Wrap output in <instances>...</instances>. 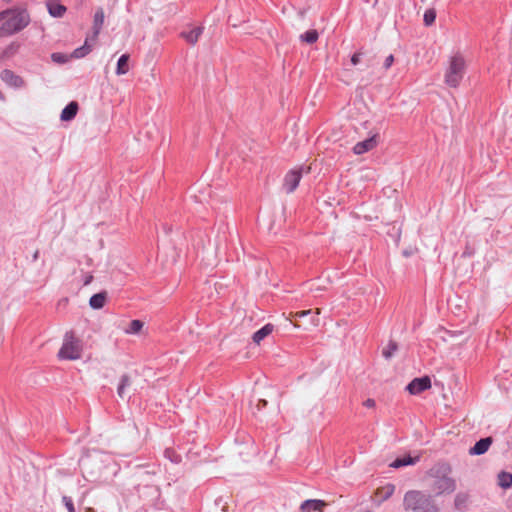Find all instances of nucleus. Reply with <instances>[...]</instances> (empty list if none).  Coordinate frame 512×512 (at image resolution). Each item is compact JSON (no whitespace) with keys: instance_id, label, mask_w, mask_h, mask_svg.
Returning a JSON list of instances; mask_svg holds the SVG:
<instances>
[{"instance_id":"obj_1","label":"nucleus","mask_w":512,"mask_h":512,"mask_svg":"<svg viewBox=\"0 0 512 512\" xmlns=\"http://www.w3.org/2000/svg\"><path fill=\"white\" fill-rule=\"evenodd\" d=\"M0 38L14 35L30 23V15L25 8H9L0 12Z\"/></svg>"},{"instance_id":"obj_2","label":"nucleus","mask_w":512,"mask_h":512,"mask_svg":"<svg viewBox=\"0 0 512 512\" xmlns=\"http://www.w3.org/2000/svg\"><path fill=\"white\" fill-rule=\"evenodd\" d=\"M452 468L447 463H437L427 473L431 479L430 489L436 495L451 494L456 489V481L451 477Z\"/></svg>"},{"instance_id":"obj_3","label":"nucleus","mask_w":512,"mask_h":512,"mask_svg":"<svg viewBox=\"0 0 512 512\" xmlns=\"http://www.w3.org/2000/svg\"><path fill=\"white\" fill-rule=\"evenodd\" d=\"M405 510L411 512H439L431 495L419 490H410L405 493L403 499Z\"/></svg>"},{"instance_id":"obj_4","label":"nucleus","mask_w":512,"mask_h":512,"mask_svg":"<svg viewBox=\"0 0 512 512\" xmlns=\"http://www.w3.org/2000/svg\"><path fill=\"white\" fill-rule=\"evenodd\" d=\"M466 72V61L462 54L455 53L447 60L444 72V83L450 88H457L461 84Z\"/></svg>"},{"instance_id":"obj_5","label":"nucleus","mask_w":512,"mask_h":512,"mask_svg":"<svg viewBox=\"0 0 512 512\" xmlns=\"http://www.w3.org/2000/svg\"><path fill=\"white\" fill-rule=\"evenodd\" d=\"M82 355L81 341L71 332L66 333L58 357L63 360H77Z\"/></svg>"},{"instance_id":"obj_6","label":"nucleus","mask_w":512,"mask_h":512,"mask_svg":"<svg viewBox=\"0 0 512 512\" xmlns=\"http://www.w3.org/2000/svg\"><path fill=\"white\" fill-rule=\"evenodd\" d=\"M310 166H299L289 170L283 180V188L287 193H292L297 187L303 174L310 173Z\"/></svg>"},{"instance_id":"obj_7","label":"nucleus","mask_w":512,"mask_h":512,"mask_svg":"<svg viewBox=\"0 0 512 512\" xmlns=\"http://www.w3.org/2000/svg\"><path fill=\"white\" fill-rule=\"evenodd\" d=\"M431 388V379L428 376L413 379L408 385L407 390L412 395L420 394L421 392Z\"/></svg>"},{"instance_id":"obj_8","label":"nucleus","mask_w":512,"mask_h":512,"mask_svg":"<svg viewBox=\"0 0 512 512\" xmlns=\"http://www.w3.org/2000/svg\"><path fill=\"white\" fill-rule=\"evenodd\" d=\"M395 485L392 483H387L383 486L378 487L373 496V500L376 505H381L384 501L388 500L395 492Z\"/></svg>"},{"instance_id":"obj_9","label":"nucleus","mask_w":512,"mask_h":512,"mask_svg":"<svg viewBox=\"0 0 512 512\" xmlns=\"http://www.w3.org/2000/svg\"><path fill=\"white\" fill-rule=\"evenodd\" d=\"M378 142H379L378 135L374 134L370 138L356 143L353 147V152L356 155H362V154L369 152V151L373 150L374 148H376V146L378 145Z\"/></svg>"},{"instance_id":"obj_10","label":"nucleus","mask_w":512,"mask_h":512,"mask_svg":"<svg viewBox=\"0 0 512 512\" xmlns=\"http://www.w3.org/2000/svg\"><path fill=\"white\" fill-rule=\"evenodd\" d=\"M105 14L102 7L97 8L93 18V34L91 35L92 42L97 41L98 35L104 24Z\"/></svg>"},{"instance_id":"obj_11","label":"nucleus","mask_w":512,"mask_h":512,"mask_svg":"<svg viewBox=\"0 0 512 512\" xmlns=\"http://www.w3.org/2000/svg\"><path fill=\"white\" fill-rule=\"evenodd\" d=\"M0 78L6 84H8L9 86L15 87V88H19L24 85L23 79L9 69L3 70L0 74Z\"/></svg>"},{"instance_id":"obj_12","label":"nucleus","mask_w":512,"mask_h":512,"mask_svg":"<svg viewBox=\"0 0 512 512\" xmlns=\"http://www.w3.org/2000/svg\"><path fill=\"white\" fill-rule=\"evenodd\" d=\"M327 505L328 504L323 500L309 499V500L304 501L301 504L300 510L303 512H312V511L323 512L324 508Z\"/></svg>"},{"instance_id":"obj_13","label":"nucleus","mask_w":512,"mask_h":512,"mask_svg":"<svg viewBox=\"0 0 512 512\" xmlns=\"http://www.w3.org/2000/svg\"><path fill=\"white\" fill-rule=\"evenodd\" d=\"M203 33V27H191L189 31L181 32L180 36L190 45H195Z\"/></svg>"},{"instance_id":"obj_14","label":"nucleus","mask_w":512,"mask_h":512,"mask_svg":"<svg viewBox=\"0 0 512 512\" xmlns=\"http://www.w3.org/2000/svg\"><path fill=\"white\" fill-rule=\"evenodd\" d=\"M46 6L49 14L55 18H61L67 11V8L62 5L58 0H48Z\"/></svg>"},{"instance_id":"obj_15","label":"nucleus","mask_w":512,"mask_h":512,"mask_svg":"<svg viewBox=\"0 0 512 512\" xmlns=\"http://www.w3.org/2000/svg\"><path fill=\"white\" fill-rule=\"evenodd\" d=\"M492 439L490 437L480 439L476 444L470 448L469 453L471 455L484 454L490 447Z\"/></svg>"},{"instance_id":"obj_16","label":"nucleus","mask_w":512,"mask_h":512,"mask_svg":"<svg viewBox=\"0 0 512 512\" xmlns=\"http://www.w3.org/2000/svg\"><path fill=\"white\" fill-rule=\"evenodd\" d=\"M78 103L75 101L70 102L61 112V120L62 121H70L72 120L77 112H78Z\"/></svg>"},{"instance_id":"obj_17","label":"nucleus","mask_w":512,"mask_h":512,"mask_svg":"<svg viewBox=\"0 0 512 512\" xmlns=\"http://www.w3.org/2000/svg\"><path fill=\"white\" fill-rule=\"evenodd\" d=\"M93 44L94 43L92 42L91 36H88L85 39L84 45L73 51L72 57L82 58V57L86 56L88 53L91 52Z\"/></svg>"},{"instance_id":"obj_18","label":"nucleus","mask_w":512,"mask_h":512,"mask_svg":"<svg viewBox=\"0 0 512 512\" xmlns=\"http://www.w3.org/2000/svg\"><path fill=\"white\" fill-rule=\"evenodd\" d=\"M273 330H274V326L270 323L263 326L261 329H259L258 331H256L253 334L252 338H253L254 343L259 345L264 338H266L273 332Z\"/></svg>"},{"instance_id":"obj_19","label":"nucleus","mask_w":512,"mask_h":512,"mask_svg":"<svg viewBox=\"0 0 512 512\" xmlns=\"http://www.w3.org/2000/svg\"><path fill=\"white\" fill-rule=\"evenodd\" d=\"M21 48V43L18 42V41H12L11 43H9L2 51L1 53V56L0 58L1 59H7V58H10L12 56H14L15 54L18 53V51L20 50Z\"/></svg>"},{"instance_id":"obj_20","label":"nucleus","mask_w":512,"mask_h":512,"mask_svg":"<svg viewBox=\"0 0 512 512\" xmlns=\"http://www.w3.org/2000/svg\"><path fill=\"white\" fill-rule=\"evenodd\" d=\"M106 303V293L101 292L94 294L90 300L89 304L93 309H101Z\"/></svg>"},{"instance_id":"obj_21","label":"nucleus","mask_w":512,"mask_h":512,"mask_svg":"<svg viewBox=\"0 0 512 512\" xmlns=\"http://www.w3.org/2000/svg\"><path fill=\"white\" fill-rule=\"evenodd\" d=\"M143 327L144 323L141 320L135 319L130 321L124 332L128 335H136L142 331Z\"/></svg>"},{"instance_id":"obj_22","label":"nucleus","mask_w":512,"mask_h":512,"mask_svg":"<svg viewBox=\"0 0 512 512\" xmlns=\"http://www.w3.org/2000/svg\"><path fill=\"white\" fill-rule=\"evenodd\" d=\"M418 459H419L418 457L413 458V457L407 455V456H403V457L395 459L391 463L390 466L393 468H400V467L407 466V465H413L418 461Z\"/></svg>"},{"instance_id":"obj_23","label":"nucleus","mask_w":512,"mask_h":512,"mask_svg":"<svg viewBox=\"0 0 512 512\" xmlns=\"http://www.w3.org/2000/svg\"><path fill=\"white\" fill-rule=\"evenodd\" d=\"M129 55L123 54L117 63L116 68V74L117 75H124L129 71V65H128Z\"/></svg>"},{"instance_id":"obj_24","label":"nucleus","mask_w":512,"mask_h":512,"mask_svg":"<svg viewBox=\"0 0 512 512\" xmlns=\"http://www.w3.org/2000/svg\"><path fill=\"white\" fill-rule=\"evenodd\" d=\"M319 38L317 30L311 29L300 35V40L306 44H313Z\"/></svg>"},{"instance_id":"obj_25","label":"nucleus","mask_w":512,"mask_h":512,"mask_svg":"<svg viewBox=\"0 0 512 512\" xmlns=\"http://www.w3.org/2000/svg\"><path fill=\"white\" fill-rule=\"evenodd\" d=\"M469 501V495L465 492H459L454 498V506L456 509L461 510L466 507Z\"/></svg>"},{"instance_id":"obj_26","label":"nucleus","mask_w":512,"mask_h":512,"mask_svg":"<svg viewBox=\"0 0 512 512\" xmlns=\"http://www.w3.org/2000/svg\"><path fill=\"white\" fill-rule=\"evenodd\" d=\"M498 484L504 489H508L512 486V474L507 472H501L498 475Z\"/></svg>"},{"instance_id":"obj_27","label":"nucleus","mask_w":512,"mask_h":512,"mask_svg":"<svg viewBox=\"0 0 512 512\" xmlns=\"http://www.w3.org/2000/svg\"><path fill=\"white\" fill-rule=\"evenodd\" d=\"M131 385V379L128 375H123L120 379V383L117 389L119 397L123 398L125 395V388Z\"/></svg>"},{"instance_id":"obj_28","label":"nucleus","mask_w":512,"mask_h":512,"mask_svg":"<svg viewBox=\"0 0 512 512\" xmlns=\"http://www.w3.org/2000/svg\"><path fill=\"white\" fill-rule=\"evenodd\" d=\"M435 19H436V12L434 9H428L425 11L423 20H424V23L426 26L432 25L435 22Z\"/></svg>"},{"instance_id":"obj_29","label":"nucleus","mask_w":512,"mask_h":512,"mask_svg":"<svg viewBox=\"0 0 512 512\" xmlns=\"http://www.w3.org/2000/svg\"><path fill=\"white\" fill-rule=\"evenodd\" d=\"M397 344L393 341H390L387 346L383 349V356L385 358H390L394 354V352L397 350Z\"/></svg>"},{"instance_id":"obj_30","label":"nucleus","mask_w":512,"mask_h":512,"mask_svg":"<svg viewBox=\"0 0 512 512\" xmlns=\"http://www.w3.org/2000/svg\"><path fill=\"white\" fill-rule=\"evenodd\" d=\"M62 501L65 507L67 508L68 512H75L74 504L70 497L64 496Z\"/></svg>"},{"instance_id":"obj_31","label":"nucleus","mask_w":512,"mask_h":512,"mask_svg":"<svg viewBox=\"0 0 512 512\" xmlns=\"http://www.w3.org/2000/svg\"><path fill=\"white\" fill-rule=\"evenodd\" d=\"M310 313H311V310H303V311H298L295 313L291 312L290 317L301 318V317L307 316Z\"/></svg>"},{"instance_id":"obj_32","label":"nucleus","mask_w":512,"mask_h":512,"mask_svg":"<svg viewBox=\"0 0 512 512\" xmlns=\"http://www.w3.org/2000/svg\"><path fill=\"white\" fill-rule=\"evenodd\" d=\"M362 57V52H356L351 57V63L352 65H357L360 63Z\"/></svg>"},{"instance_id":"obj_33","label":"nucleus","mask_w":512,"mask_h":512,"mask_svg":"<svg viewBox=\"0 0 512 512\" xmlns=\"http://www.w3.org/2000/svg\"><path fill=\"white\" fill-rule=\"evenodd\" d=\"M393 62H394V56L392 54L389 55L388 57H386L385 62H384L385 69L390 68L392 66Z\"/></svg>"},{"instance_id":"obj_34","label":"nucleus","mask_w":512,"mask_h":512,"mask_svg":"<svg viewBox=\"0 0 512 512\" xmlns=\"http://www.w3.org/2000/svg\"><path fill=\"white\" fill-rule=\"evenodd\" d=\"M363 405H364L366 408H370V409H372V408H374V407H375V405H376V404H375L374 399L369 398V399H367V400H365V401L363 402Z\"/></svg>"},{"instance_id":"obj_35","label":"nucleus","mask_w":512,"mask_h":512,"mask_svg":"<svg viewBox=\"0 0 512 512\" xmlns=\"http://www.w3.org/2000/svg\"><path fill=\"white\" fill-rule=\"evenodd\" d=\"M266 405H267V401L260 399L258 401V405L257 406H258V408H260V406L265 407Z\"/></svg>"},{"instance_id":"obj_36","label":"nucleus","mask_w":512,"mask_h":512,"mask_svg":"<svg viewBox=\"0 0 512 512\" xmlns=\"http://www.w3.org/2000/svg\"><path fill=\"white\" fill-rule=\"evenodd\" d=\"M52 58H53V60H54V61H60V56H59V54H53V55H52Z\"/></svg>"},{"instance_id":"obj_37","label":"nucleus","mask_w":512,"mask_h":512,"mask_svg":"<svg viewBox=\"0 0 512 512\" xmlns=\"http://www.w3.org/2000/svg\"><path fill=\"white\" fill-rule=\"evenodd\" d=\"M91 280H92V276L90 275V276H88V277L86 278V280H85L84 284H85V285H88V284L91 282Z\"/></svg>"},{"instance_id":"obj_38","label":"nucleus","mask_w":512,"mask_h":512,"mask_svg":"<svg viewBox=\"0 0 512 512\" xmlns=\"http://www.w3.org/2000/svg\"><path fill=\"white\" fill-rule=\"evenodd\" d=\"M39 256V251H35L34 255H33V259L36 260Z\"/></svg>"},{"instance_id":"obj_39","label":"nucleus","mask_w":512,"mask_h":512,"mask_svg":"<svg viewBox=\"0 0 512 512\" xmlns=\"http://www.w3.org/2000/svg\"><path fill=\"white\" fill-rule=\"evenodd\" d=\"M315 312H316V314L319 315L321 313V309L320 308H316Z\"/></svg>"},{"instance_id":"obj_40","label":"nucleus","mask_w":512,"mask_h":512,"mask_svg":"<svg viewBox=\"0 0 512 512\" xmlns=\"http://www.w3.org/2000/svg\"><path fill=\"white\" fill-rule=\"evenodd\" d=\"M314 325H318V319L314 320Z\"/></svg>"},{"instance_id":"obj_41","label":"nucleus","mask_w":512,"mask_h":512,"mask_svg":"<svg viewBox=\"0 0 512 512\" xmlns=\"http://www.w3.org/2000/svg\"><path fill=\"white\" fill-rule=\"evenodd\" d=\"M5 3H9L11 2L12 0H3Z\"/></svg>"}]
</instances>
